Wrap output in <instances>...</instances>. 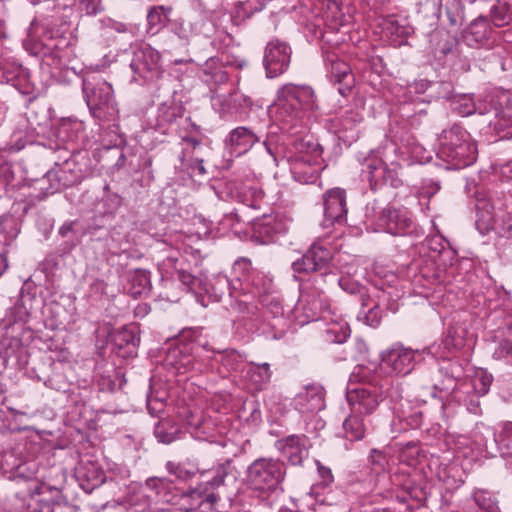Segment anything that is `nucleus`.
<instances>
[{
    "label": "nucleus",
    "instance_id": "nucleus-1",
    "mask_svg": "<svg viewBox=\"0 0 512 512\" xmlns=\"http://www.w3.org/2000/svg\"><path fill=\"white\" fill-rule=\"evenodd\" d=\"M438 141V157L453 169L468 167L477 159L475 142L472 141L470 134L457 124L444 129Z\"/></svg>",
    "mask_w": 512,
    "mask_h": 512
},
{
    "label": "nucleus",
    "instance_id": "nucleus-2",
    "mask_svg": "<svg viewBox=\"0 0 512 512\" xmlns=\"http://www.w3.org/2000/svg\"><path fill=\"white\" fill-rule=\"evenodd\" d=\"M323 149L312 139H301L294 144V151L287 155L293 178L302 184L314 183L323 169Z\"/></svg>",
    "mask_w": 512,
    "mask_h": 512
},
{
    "label": "nucleus",
    "instance_id": "nucleus-3",
    "mask_svg": "<svg viewBox=\"0 0 512 512\" xmlns=\"http://www.w3.org/2000/svg\"><path fill=\"white\" fill-rule=\"evenodd\" d=\"M286 476L283 462L274 458L261 457L254 460L246 470L247 487L258 494H271L280 489Z\"/></svg>",
    "mask_w": 512,
    "mask_h": 512
},
{
    "label": "nucleus",
    "instance_id": "nucleus-4",
    "mask_svg": "<svg viewBox=\"0 0 512 512\" xmlns=\"http://www.w3.org/2000/svg\"><path fill=\"white\" fill-rule=\"evenodd\" d=\"M274 106L280 117L291 119L318 108L315 93L310 86L292 83L285 84L278 90Z\"/></svg>",
    "mask_w": 512,
    "mask_h": 512
},
{
    "label": "nucleus",
    "instance_id": "nucleus-5",
    "mask_svg": "<svg viewBox=\"0 0 512 512\" xmlns=\"http://www.w3.org/2000/svg\"><path fill=\"white\" fill-rule=\"evenodd\" d=\"M82 92L91 115L103 120L114 110L112 86L101 77L87 76L82 81Z\"/></svg>",
    "mask_w": 512,
    "mask_h": 512
},
{
    "label": "nucleus",
    "instance_id": "nucleus-6",
    "mask_svg": "<svg viewBox=\"0 0 512 512\" xmlns=\"http://www.w3.org/2000/svg\"><path fill=\"white\" fill-rule=\"evenodd\" d=\"M401 168L398 162L386 164L380 158L370 157L363 164L362 174L369 181L372 190L383 186L398 188L403 184Z\"/></svg>",
    "mask_w": 512,
    "mask_h": 512
},
{
    "label": "nucleus",
    "instance_id": "nucleus-7",
    "mask_svg": "<svg viewBox=\"0 0 512 512\" xmlns=\"http://www.w3.org/2000/svg\"><path fill=\"white\" fill-rule=\"evenodd\" d=\"M161 56L157 50L149 45L141 46L134 52L131 62V69L144 81L151 82L157 80L162 75L160 65Z\"/></svg>",
    "mask_w": 512,
    "mask_h": 512
},
{
    "label": "nucleus",
    "instance_id": "nucleus-8",
    "mask_svg": "<svg viewBox=\"0 0 512 512\" xmlns=\"http://www.w3.org/2000/svg\"><path fill=\"white\" fill-rule=\"evenodd\" d=\"M416 352L402 344H393L381 353L382 367L391 374L407 375L414 368Z\"/></svg>",
    "mask_w": 512,
    "mask_h": 512
},
{
    "label": "nucleus",
    "instance_id": "nucleus-9",
    "mask_svg": "<svg viewBox=\"0 0 512 512\" xmlns=\"http://www.w3.org/2000/svg\"><path fill=\"white\" fill-rule=\"evenodd\" d=\"M291 48L279 40L270 41L264 53L263 64L267 77L274 78L283 74L290 65Z\"/></svg>",
    "mask_w": 512,
    "mask_h": 512
},
{
    "label": "nucleus",
    "instance_id": "nucleus-10",
    "mask_svg": "<svg viewBox=\"0 0 512 512\" xmlns=\"http://www.w3.org/2000/svg\"><path fill=\"white\" fill-rule=\"evenodd\" d=\"M332 253L330 249L319 244H313L298 260L293 262L292 269L296 273H313L326 270Z\"/></svg>",
    "mask_w": 512,
    "mask_h": 512
},
{
    "label": "nucleus",
    "instance_id": "nucleus-11",
    "mask_svg": "<svg viewBox=\"0 0 512 512\" xmlns=\"http://www.w3.org/2000/svg\"><path fill=\"white\" fill-rule=\"evenodd\" d=\"M346 398L351 412L360 416L371 415L380 403L378 393L364 386L348 388Z\"/></svg>",
    "mask_w": 512,
    "mask_h": 512
},
{
    "label": "nucleus",
    "instance_id": "nucleus-12",
    "mask_svg": "<svg viewBox=\"0 0 512 512\" xmlns=\"http://www.w3.org/2000/svg\"><path fill=\"white\" fill-rule=\"evenodd\" d=\"M491 439L481 443L483 450L491 457L499 454L502 457H512V422L504 423L501 430L495 433L491 428H485Z\"/></svg>",
    "mask_w": 512,
    "mask_h": 512
},
{
    "label": "nucleus",
    "instance_id": "nucleus-13",
    "mask_svg": "<svg viewBox=\"0 0 512 512\" xmlns=\"http://www.w3.org/2000/svg\"><path fill=\"white\" fill-rule=\"evenodd\" d=\"M325 61L331 81L338 84L339 93L345 96L355 84L350 65L335 54H328Z\"/></svg>",
    "mask_w": 512,
    "mask_h": 512
},
{
    "label": "nucleus",
    "instance_id": "nucleus-14",
    "mask_svg": "<svg viewBox=\"0 0 512 512\" xmlns=\"http://www.w3.org/2000/svg\"><path fill=\"white\" fill-rule=\"evenodd\" d=\"M325 221L331 224H344L347 217L346 192L341 188H332L323 195Z\"/></svg>",
    "mask_w": 512,
    "mask_h": 512
},
{
    "label": "nucleus",
    "instance_id": "nucleus-15",
    "mask_svg": "<svg viewBox=\"0 0 512 512\" xmlns=\"http://www.w3.org/2000/svg\"><path fill=\"white\" fill-rule=\"evenodd\" d=\"M311 444L305 435H290L278 441V447L292 465H301L308 457Z\"/></svg>",
    "mask_w": 512,
    "mask_h": 512
},
{
    "label": "nucleus",
    "instance_id": "nucleus-16",
    "mask_svg": "<svg viewBox=\"0 0 512 512\" xmlns=\"http://www.w3.org/2000/svg\"><path fill=\"white\" fill-rule=\"evenodd\" d=\"M287 230L286 223L274 215H264L253 222L254 235L263 244L276 241L278 236L285 234Z\"/></svg>",
    "mask_w": 512,
    "mask_h": 512
},
{
    "label": "nucleus",
    "instance_id": "nucleus-17",
    "mask_svg": "<svg viewBox=\"0 0 512 512\" xmlns=\"http://www.w3.org/2000/svg\"><path fill=\"white\" fill-rule=\"evenodd\" d=\"M379 226L393 235L403 234L412 226V219L406 210L387 207L379 216Z\"/></svg>",
    "mask_w": 512,
    "mask_h": 512
},
{
    "label": "nucleus",
    "instance_id": "nucleus-18",
    "mask_svg": "<svg viewBox=\"0 0 512 512\" xmlns=\"http://www.w3.org/2000/svg\"><path fill=\"white\" fill-rule=\"evenodd\" d=\"M259 141L258 136L247 127L233 129L225 139V146L231 154L240 156L249 151Z\"/></svg>",
    "mask_w": 512,
    "mask_h": 512
},
{
    "label": "nucleus",
    "instance_id": "nucleus-19",
    "mask_svg": "<svg viewBox=\"0 0 512 512\" xmlns=\"http://www.w3.org/2000/svg\"><path fill=\"white\" fill-rule=\"evenodd\" d=\"M439 373L444 376V379L440 382L432 384V396L436 397L438 393L454 394L456 391V383L463 376V369L457 362H446L444 366H441Z\"/></svg>",
    "mask_w": 512,
    "mask_h": 512
},
{
    "label": "nucleus",
    "instance_id": "nucleus-20",
    "mask_svg": "<svg viewBox=\"0 0 512 512\" xmlns=\"http://www.w3.org/2000/svg\"><path fill=\"white\" fill-rule=\"evenodd\" d=\"M295 401L302 412L321 411L325 408L324 389L320 385H308L297 395Z\"/></svg>",
    "mask_w": 512,
    "mask_h": 512
},
{
    "label": "nucleus",
    "instance_id": "nucleus-21",
    "mask_svg": "<svg viewBox=\"0 0 512 512\" xmlns=\"http://www.w3.org/2000/svg\"><path fill=\"white\" fill-rule=\"evenodd\" d=\"M231 462L226 461L212 470L213 476L211 479L201 482L197 487L190 488L185 492L188 497L201 498L203 493L207 490H215L225 484L226 477L231 473Z\"/></svg>",
    "mask_w": 512,
    "mask_h": 512
},
{
    "label": "nucleus",
    "instance_id": "nucleus-22",
    "mask_svg": "<svg viewBox=\"0 0 512 512\" xmlns=\"http://www.w3.org/2000/svg\"><path fill=\"white\" fill-rule=\"evenodd\" d=\"M492 34L488 18L479 16L464 31V39L471 47L485 46Z\"/></svg>",
    "mask_w": 512,
    "mask_h": 512
},
{
    "label": "nucleus",
    "instance_id": "nucleus-23",
    "mask_svg": "<svg viewBox=\"0 0 512 512\" xmlns=\"http://www.w3.org/2000/svg\"><path fill=\"white\" fill-rule=\"evenodd\" d=\"M272 372L268 363H251L246 372V379L251 382L257 391L262 390L271 380Z\"/></svg>",
    "mask_w": 512,
    "mask_h": 512
},
{
    "label": "nucleus",
    "instance_id": "nucleus-24",
    "mask_svg": "<svg viewBox=\"0 0 512 512\" xmlns=\"http://www.w3.org/2000/svg\"><path fill=\"white\" fill-rule=\"evenodd\" d=\"M202 80L206 83L222 84L228 79L227 73L223 70L217 58L210 57L201 68Z\"/></svg>",
    "mask_w": 512,
    "mask_h": 512
},
{
    "label": "nucleus",
    "instance_id": "nucleus-25",
    "mask_svg": "<svg viewBox=\"0 0 512 512\" xmlns=\"http://www.w3.org/2000/svg\"><path fill=\"white\" fill-rule=\"evenodd\" d=\"M302 302L306 316L311 319H317L329 307L328 300L323 293H319L317 296L304 294Z\"/></svg>",
    "mask_w": 512,
    "mask_h": 512
},
{
    "label": "nucleus",
    "instance_id": "nucleus-26",
    "mask_svg": "<svg viewBox=\"0 0 512 512\" xmlns=\"http://www.w3.org/2000/svg\"><path fill=\"white\" fill-rule=\"evenodd\" d=\"M113 341L119 349H127V354H134L140 343V338L132 328L123 327L113 336Z\"/></svg>",
    "mask_w": 512,
    "mask_h": 512
},
{
    "label": "nucleus",
    "instance_id": "nucleus-27",
    "mask_svg": "<svg viewBox=\"0 0 512 512\" xmlns=\"http://www.w3.org/2000/svg\"><path fill=\"white\" fill-rule=\"evenodd\" d=\"M172 11L171 7L153 6L149 9L147 14L148 31L156 34L169 21V14Z\"/></svg>",
    "mask_w": 512,
    "mask_h": 512
},
{
    "label": "nucleus",
    "instance_id": "nucleus-28",
    "mask_svg": "<svg viewBox=\"0 0 512 512\" xmlns=\"http://www.w3.org/2000/svg\"><path fill=\"white\" fill-rule=\"evenodd\" d=\"M346 438L352 441L362 440L365 436L366 425L362 416L352 413L343 422Z\"/></svg>",
    "mask_w": 512,
    "mask_h": 512
},
{
    "label": "nucleus",
    "instance_id": "nucleus-29",
    "mask_svg": "<svg viewBox=\"0 0 512 512\" xmlns=\"http://www.w3.org/2000/svg\"><path fill=\"white\" fill-rule=\"evenodd\" d=\"M181 431L179 427L169 419H161L154 429V435L160 443L170 444L175 441Z\"/></svg>",
    "mask_w": 512,
    "mask_h": 512
},
{
    "label": "nucleus",
    "instance_id": "nucleus-30",
    "mask_svg": "<svg viewBox=\"0 0 512 512\" xmlns=\"http://www.w3.org/2000/svg\"><path fill=\"white\" fill-rule=\"evenodd\" d=\"M172 31L180 40L188 44L194 36L200 33L199 22L192 23L178 18L172 22Z\"/></svg>",
    "mask_w": 512,
    "mask_h": 512
},
{
    "label": "nucleus",
    "instance_id": "nucleus-31",
    "mask_svg": "<svg viewBox=\"0 0 512 512\" xmlns=\"http://www.w3.org/2000/svg\"><path fill=\"white\" fill-rule=\"evenodd\" d=\"M78 476L80 479L87 481V485L81 484L83 489L92 490L95 487L102 484L105 480L104 472L96 467L94 464L85 465L78 470Z\"/></svg>",
    "mask_w": 512,
    "mask_h": 512
},
{
    "label": "nucleus",
    "instance_id": "nucleus-32",
    "mask_svg": "<svg viewBox=\"0 0 512 512\" xmlns=\"http://www.w3.org/2000/svg\"><path fill=\"white\" fill-rule=\"evenodd\" d=\"M166 469L171 475L183 481L191 479L199 471L197 463L189 460L178 463L168 461Z\"/></svg>",
    "mask_w": 512,
    "mask_h": 512
},
{
    "label": "nucleus",
    "instance_id": "nucleus-33",
    "mask_svg": "<svg viewBox=\"0 0 512 512\" xmlns=\"http://www.w3.org/2000/svg\"><path fill=\"white\" fill-rule=\"evenodd\" d=\"M472 497L475 504L483 512H500L498 500L492 492L485 489H475Z\"/></svg>",
    "mask_w": 512,
    "mask_h": 512
},
{
    "label": "nucleus",
    "instance_id": "nucleus-34",
    "mask_svg": "<svg viewBox=\"0 0 512 512\" xmlns=\"http://www.w3.org/2000/svg\"><path fill=\"white\" fill-rule=\"evenodd\" d=\"M430 43L436 52L444 55L451 52L453 48V41L449 33L444 29H436L430 34Z\"/></svg>",
    "mask_w": 512,
    "mask_h": 512
},
{
    "label": "nucleus",
    "instance_id": "nucleus-35",
    "mask_svg": "<svg viewBox=\"0 0 512 512\" xmlns=\"http://www.w3.org/2000/svg\"><path fill=\"white\" fill-rule=\"evenodd\" d=\"M249 298V295L244 293L241 294V298L232 299L230 303L232 310L243 317L256 316L258 314V306L250 302Z\"/></svg>",
    "mask_w": 512,
    "mask_h": 512
},
{
    "label": "nucleus",
    "instance_id": "nucleus-36",
    "mask_svg": "<svg viewBox=\"0 0 512 512\" xmlns=\"http://www.w3.org/2000/svg\"><path fill=\"white\" fill-rule=\"evenodd\" d=\"M28 142V131H27V125L26 120H22L19 124V127H17L12 135L10 142L7 144L6 149L11 152H17L20 151L25 147V145Z\"/></svg>",
    "mask_w": 512,
    "mask_h": 512
},
{
    "label": "nucleus",
    "instance_id": "nucleus-37",
    "mask_svg": "<svg viewBox=\"0 0 512 512\" xmlns=\"http://www.w3.org/2000/svg\"><path fill=\"white\" fill-rule=\"evenodd\" d=\"M491 21L495 27H504L512 21V14L506 3H498L491 8Z\"/></svg>",
    "mask_w": 512,
    "mask_h": 512
},
{
    "label": "nucleus",
    "instance_id": "nucleus-38",
    "mask_svg": "<svg viewBox=\"0 0 512 512\" xmlns=\"http://www.w3.org/2000/svg\"><path fill=\"white\" fill-rule=\"evenodd\" d=\"M492 375L485 371L477 372L471 380V387L477 397L483 396L488 393L492 384Z\"/></svg>",
    "mask_w": 512,
    "mask_h": 512
},
{
    "label": "nucleus",
    "instance_id": "nucleus-39",
    "mask_svg": "<svg viewBox=\"0 0 512 512\" xmlns=\"http://www.w3.org/2000/svg\"><path fill=\"white\" fill-rule=\"evenodd\" d=\"M362 121V116L353 110L345 111L338 119L340 128L344 131H349Z\"/></svg>",
    "mask_w": 512,
    "mask_h": 512
},
{
    "label": "nucleus",
    "instance_id": "nucleus-40",
    "mask_svg": "<svg viewBox=\"0 0 512 512\" xmlns=\"http://www.w3.org/2000/svg\"><path fill=\"white\" fill-rule=\"evenodd\" d=\"M182 142L185 145L181 156L182 163L185 162L186 156L194 154L197 150H209L208 147H205L200 140L194 137H185L182 139Z\"/></svg>",
    "mask_w": 512,
    "mask_h": 512
},
{
    "label": "nucleus",
    "instance_id": "nucleus-41",
    "mask_svg": "<svg viewBox=\"0 0 512 512\" xmlns=\"http://www.w3.org/2000/svg\"><path fill=\"white\" fill-rule=\"evenodd\" d=\"M358 318L363 319L364 322L370 327H377L381 322L382 311L378 306H374L367 312L360 313Z\"/></svg>",
    "mask_w": 512,
    "mask_h": 512
},
{
    "label": "nucleus",
    "instance_id": "nucleus-42",
    "mask_svg": "<svg viewBox=\"0 0 512 512\" xmlns=\"http://www.w3.org/2000/svg\"><path fill=\"white\" fill-rule=\"evenodd\" d=\"M493 355L496 359H504L507 363L512 364V341L508 339L501 341Z\"/></svg>",
    "mask_w": 512,
    "mask_h": 512
},
{
    "label": "nucleus",
    "instance_id": "nucleus-43",
    "mask_svg": "<svg viewBox=\"0 0 512 512\" xmlns=\"http://www.w3.org/2000/svg\"><path fill=\"white\" fill-rule=\"evenodd\" d=\"M350 380L361 383H371V370L366 366L357 365L351 373Z\"/></svg>",
    "mask_w": 512,
    "mask_h": 512
},
{
    "label": "nucleus",
    "instance_id": "nucleus-44",
    "mask_svg": "<svg viewBox=\"0 0 512 512\" xmlns=\"http://www.w3.org/2000/svg\"><path fill=\"white\" fill-rule=\"evenodd\" d=\"M181 354V350L179 348H173L169 351V358H173L175 361H171V364H174L175 367L180 370L182 367L186 370L193 365L192 358L190 356H183L180 360H177V357Z\"/></svg>",
    "mask_w": 512,
    "mask_h": 512
},
{
    "label": "nucleus",
    "instance_id": "nucleus-45",
    "mask_svg": "<svg viewBox=\"0 0 512 512\" xmlns=\"http://www.w3.org/2000/svg\"><path fill=\"white\" fill-rule=\"evenodd\" d=\"M177 277L181 283L187 286L190 290H194L200 280L185 270H178Z\"/></svg>",
    "mask_w": 512,
    "mask_h": 512
},
{
    "label": "nucleus",
    "instance_id": "nucleus-46",
    "mask_svg": "<svg viewBox=\"0 0 512 512\" xmlns=\"http://www.w3.org/2000/svg\"><path fill=\"white\" fill-rule=\"evenodd\" d=\"M419 454V448L416 443L409 442L402 449L400 457L403 461H405L408 457H411V461L408 462L409 465H413L415 457Z\"/></svg>",
    "mask_w": 512,
    "mask_h": 512
},
{
    "label": "nucleus",
    "instance_id": "nucleus-47",
    "mask_svg": "<svg viewBox=\"0 0 512 512\" xmlns=\"http://www.w3.org/2000/svg\"><path fill=\"white\" fill-rule=\"evenodd\" d=\"M318 473L325 485H329L334 481L332 471L329 467L324 466L319 461H316Z\"/></svg>",
    "mask_w": 512,
    "mask_h": 512
},
{
    "label": "nucleus",
    "instance_id": "nucleus-48",
    "mask_svg": "<svg viewBox=\"0 0 512 512\" xmlns=\"http://www.w3.org/2000/svg\"><path fill=\"white\" fill-rule=\"evenodd\" d=\"M204 160L203 155H195V161L189 163V167L193 173H197L199 175L206 174Z\"/></svg>",
    "mask_w": 512,
    "mask_h": 512
},
{
    "label": "nucleus",
    "instance_id": "nucleus-49",
    "mask_svg": "<svg viewBox=\"0 0 512 512\" xmlns=\"http://www.w3.org/2000/svg\"><path fill=\"white\" fill-rule=\"evenodd\" d=\"M85 3V10L88 15H96L103 10L101 0H85Z\"/></svg>",
    "mask_w": 512,
    "mask_h": 512
},
{
    "label": "nucleus",
    "instance_id": "nucleus-50",
    "mask_svg": "<svg viewBox=\"0 0 512 512\" xmlns=\"http://www.w3.org/2000/svg\"><path fill=\"white\" fill-rule=\"evenodd\" d=\"M215 285L220 289L221 293H223L225 289H228L230 296L233 298V292L231 291V283L226 276H218L216 278Z\"/></svg>",
    "mask_w": 512,
    "mask_h": 512
},
{
    "label": "nucleus",
    "instance_id": "nucleus-51",
    "mask_svg": "<svg viewBox=\"0 0 512 512\" xmlns=\"http://www.w3.org/2000/svg\"><path fill=\"white\" fill-rule=\"evenodd\" d=\"M462 339H455L452 335H451V332H449L448 336L445 338L443 344L445 346V348L447 349H459L461 346H462Z\"/></svg>",
    "mask_w": 512,
    "mask_h": 512
},
{
    "label": "nucleus",
    "instance_id": "nucleus-52",
    "mask_svg": "<svg viewBox=\"0 0 512 512\" xmlns=\"http://www.w3.org/2000/svg\"><path fill=\"white\" fill-rule=\"evenodd\" d=\"M251 194L253 196V199L250 201L247 196L242 200L244 204H246L248 207L256 208L259 205V201L261 200L262 196L261 193L257 192L255 189H251Z\"/></svg>",
    "mask_w": 512,
    "mask_h": 512
},
{
    "label": "nucleus",
    "instance_id": "nucleus-53",
    "mask_svg": "<svg viewBox=\"0 0 512 512\" xmlns=\"http://www.w3.org/2000/svg\"><path fill=\"white\" fill-rule=\"evenodd\" d=\"M106 25L109 28H111L112 30H114V31H116L118 33H126V32H128L127 25L125 23H122V22H119V21L108 19Z\"/></svg>",
    "mask_w": 512,
    "mask_h": 512
},
{
    "label": "nucleus",
    "instance_id": "nucleus-54",
    "mask_svg": "<svg viewBox=\"0 0 512 512\" xmlns=\"http://www.w3.org/2000/svg\"><path fill=\"white\" fill-rule=\"evenodd\" d=\"M175 117V111L171 107L163 108L159 114V118L164 122H172Z\"/></svg>",
    "mask_w": 512,
    "mask_h": 512
},
{
    "label": "nucleus",
    "instance_id": "nucleus-55",
    "mask_svg": "<svg viewBox=\"0 0 512 512\" xmlns=\"http://www.w3.org/2000/svg\"><path fill=\"white\" fill-rule=\"evenodd\" d=\"M467 409L473 414H481L480 402L477 397L472 396L469 399L467 403Z\"/></svg>",
    "mask_w": 512,
    "mask_h": 512
},
{
    "label": "nucleus",
    "instance_id": "nucleus-56",
    "mask_svg": "<svg viewBox=\"0 0 512 512\" xmlns=\"http://www.w3.org/2000/svg\"><path fill=\"white\" fill-rule=\"evenodd\" d=\"M135 280L139 281V286H141L143 290L146 289L149 284L148 275L144 271L135 272L133 281Z\"/></svg>",
    "mask_w": 512,
    "mask_h": 512
},
{
    "label": "nucleus",
    "instance_id": "nucleus-57",
    "mask_svg": "<svg viewBox=\"0 0 512 512\" xmlns=\"http://www.w3.org/2000/svg\"><path fill=\"white\" fill-rule=\"evenodd\" d=\"M74 224L72 221L64 223L59 229V234L62 237H69L73 233Z\"/></svg>",
    "mask_w": 512,
    "mask_h": 512
},
{
    "label": "nucleus",
    "instance_id": "nucleus-58",
    "mask_svg": "<svg viewBox=\"0 0 512 512\" xmlns=\"http://www.w3.org/2000/svg\"><path fill=\"white\" fill-rule=\"evenodd\" d=\"M201 498H204L205 502L210 503L212 505L216 504L220 499L219 495L214 493L213 490H207V493H203V496Z\"/></svg>",
    "mask_w": 512,
    "mask_h": 512
},
{
    "label": "nucleus",
    "instance_id": "nucleus-59",
    "mask_svg": "<svg viewBox=\"0 0 512 512\" xmlns=\"http://www.w3.org/2000/svg\"><path fill=\"white\" fill-rule=\"evenodd\" d=\"M465 103L460 107V113L463 116H468L474 112V105L472 103H468V100L465 99Z\"/></svg>",
    "mask_w": 512,
    "mask_h": 512
},
{
    "label": "nucleus",
    "instance_id": "nucleus-60",
    "mask_svg": "<svg viewBox=\"0 0 512 512\" xmlns=\"http://www.w3.org/2000/svg\"><path fill=\"white\" fill-rule=\"evenodd\" d=\"M251 265V262L248 260V259H240V260H237L234 264V268L237 269V268H243V269H248Z\"/></svg>",
    "mask_w": 512,
    "mask_h": 512
},
{
    "label": "nucleus",
    "instance_id": "nucleus-61",
    "mask_svg": "<svg viewBox=\"0 0 512 512\" xmlns=\"http://www.w3.org/2000/svg\"><path fill=\"white\" fill-rule=\"evenodd\" d=\"M503 236L510 238L512 237V218H509L504 226Z\"/></svg>",
    "mask_w": 512,
    "mask_h": 512
},
{
    "label": "nucleus",
    "instance_id": "nucleus-62",
    "mask_svg": "<svg viewBox=\"0 0 512 512\" xmlns=\"http://www.w3.org/2000/svg\"><path fill=\"white\" fill-rule=\"evenodd\" d=\"M349 336V330L347 328L341 329V333L337 335L334 339L337 343H342L346 340V338Z\"/></svg>",
    "mask_w": 512,
    "mask_h": 512
},
{
    "label": "nucleus",
    "instance_id": "nucleus-63",
    "mask_svg": "<svg viewBox=\"0 0 512 512\" xmlns=\"http://www.w3.org/2000/svg\"><path fill=\"white\" fill-rule=\"evenodd\" d=\"M8 268L7 258L0 254V275Z\"/></svg>",
    "mask_w": 512,
    "mask_h": 512
},
{
    "label": "nucleus",
    "instance_id": "nucleus-64",
    "mask_svg": "<svg viewBox=\"0 0 512 512\" xmlns=\"http://www.w3.org/2000/svg\"><path fill=\"white\" fill-rule=\"evenodd\" d=\"M15 72H16V77H26L28 75V72L26 69H24L21 65H17L15 66Z\"/></svg>",
    "mask_w": 512,
    "mask_h": 512
}]
</instances>
